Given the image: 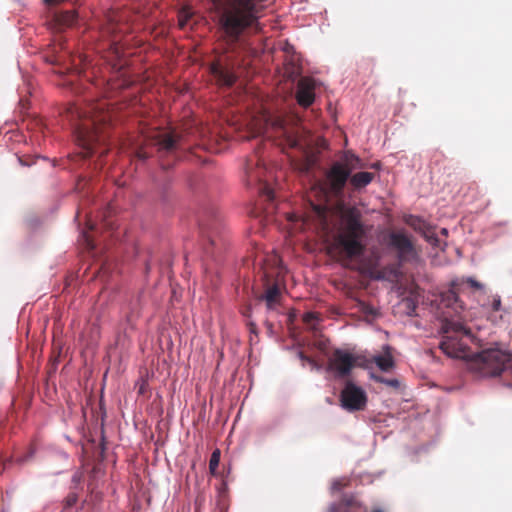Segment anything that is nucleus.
I'll return each mask as SVG.
<instances>
[{"label":"nucleus","instance_id":"f257e3e1","mask_svg":"<svg viewBox=\"0 0 512 512\" xmlns=\"http://www.w3.org/2000/svg\"><path fill=\"white\" fill-rule=\"evenodd\" d=\"M66 115L70 121L75 122V133L83 158L95 154L102 157L108 152L104 144L108 138L107 129L112 121V113L106 101H97L86 108L70 104L66 108Z\"/></svg>","mask_w":512,"mask_h":512},{"label":"nucleus","instance_id":"f03ea898","mask_svg":"<svg viewBox=\"0 0 512 512\" xmlns=\"http://www.w3.org/2000/svg\"><path fill=\"white\" fill-rule=\"evenodd\" d=\"M463 283L464 280L452 281L450 288L442 292L439 298V309H448L441 312L440 331L443 339L439 347L447 356L461 359L470 356L467 345L462 342L463 336H470V330L460 320H455L453 315H459L463 310L459 299Z\"/></svg>","mask_w":512,"mask_h":512},{"label":"nucleus","instance_id":"7ed1b4c3","mask_svg":"<svg viewBox=\"0 0 512 512\" xmlns=\"http://www.w3.org/2000/svg\"><path fill=\"white\" fill-rule=\"evenodd\" d=\"M257 134L267 137H275L280 140L283 148L296 149L302 154L301 160H295L291 156V164L302 173H308L314 165L313 155L309 152L308 144L299 134V129L287 124L284 117L279 115H264V123L258 129Z\"/></svg>","mask_w":512,"mask_h":512},{"label":"nucleus","instance_id":"20e7f679","mask_svg":"<svg viewBox=\"0 0 512 512\" xmlns=\"http://www.w3.org/2000/svg\"><path fill=\"white\" fill-rule=\"evenodd\" d=\"M364 236L365 229L360 212L354 207L343 209L334 237L335 248L348 259L359 257L365 251V245L362 243Z\"/></svg>","mask_w":512,"mask_h":512},{"label":"nucleus","instance_id":"39448f33","mask_svg":"<svg viewBox=\"0 0 512 512\" xmlns=\"http://www.w3.org/2000/svg\"><path fill=\"white\" fill-rule=\"evenodd\" d=\"M359 157L349 152L344 153L340 160L335 161L325 174V189L335 197L343 194L351 173L362 168Z\"/></svg>","mask_w":512,"mask_h":512},{"label":"nucleus","instance_id":"423d86ee","mask_svg":"<svg viewBox=\"0 0 512 512\" xmlns=\"http://www.w3.org/2000/svg\"><path fill=\"white\" fill-rule=\"evenodd\" d=\"M470 365L481 376H498L504 370L512 369V355L500 349H487L475 354Z\"/></svg>","mask_w":512,"mask_h":512},{"label":"nucleus","instance_id":"0eeeda50","mask_svg":"<svg viewBox=\"0 0 512 512\" xmlns=\"http://www.w3.org/2000/svg\"><path fill=\"white\" fill-rule=\"evenodd\" d=\"M361 356L355 355L346 349L336 348L328 358V370L337 378L348 377L355 366H361Z\"/></svg>","mask_w":512,"mask_h":512},{"label":"nucleus","instance_id":"6e6552de","mask_svg":"<svg viewBox=\"0 0 512 512\" xmlns=\"http://www.w3.org/2000/svg\"><path fill=\"white\" fill-rule=\"evenodd\" d=\"M388 246L395 250L399 264L411 262L417 257L415 246L403 232H391L388 235Z\"/></svg>","mask_w":512,"mask_h":512},{"label":"nucleus","instance_id":"1a4fd4ad","mask_svg":"<svg viewBox=\"0 0 512 512\" xmlns=\"http://www.w3.org/2000/svg\"><path fill=\"white\" fill-rule=\"evenodd\" d=\"M341 406L349 411H362L367 405V394L359 386L348 381L340 393Z\"/></svg>","mask_w":512,"mask_h":512},{"label":"nucleus","instance_id":"9d476101","mask_svg":"<svg viewBox=\"0 0 512 512\" xmlns=\"http://www.w3.org/2000/svg\"><path fill=\"white\" fill-rule=\"evenodd\" d=\"M180 137L173 132L156 130L148 136V144L157 147L159 153H173L179 145Z\"/></svg>","mask_w":512,"mask_h":512},{"label":"nucleus","instance_id":"9b49d317","mask_svg":"<svg viewBox=\"0 0 512 512\" xmlns=\"http://www.w3.org/2000/svg\"><path fill=\"white\" fill-rule=\"evenodd\" d=\"M123 18V13L117 10L108 11L102 24V35L112 37L113 43H117L120 40L118 34L124 33L128 29L127 25L122 22Z\"/></svg>","mask_w":512,"mask_h":512},{"label":"nucleus","instance_id":"f8f14e48","mask_svg":"<svg viewBox=\"0 0 512 512\" xmlns=\"http://www.w3.org/2000/svg\"><path fill=\"white\" fill-rule=\"evenodd\" d=\"M315 81L311 77H301L297 84L296 99L300 106L309 107L315 100Z\"/></svg>","mask_w":512,"mask_h":512},{"label":"nucleus","instance_id":"ddd939ff","mask_svg":"<svg viewBox=\"0 0 512 512\" xmlns=\"http://www.w3.org/2000/svg\"><path fill=\"white\" fill-rule=\"evenodd\" d=\"M257 300L265 302L268 312L277 311L278 307L281 305L282 300L281 287L277 283H274L272 285L267 284L264 293L258 295Z\"/></svg>","mask_w":512,"mask_h":512},{"label":"nucleus","instance_id":"4468645a","mask_svg":"<svg viewBox=\"0 0 512 512\" xmlns=\"http://www.w3.org/2000/svg\"><path fill=\"white\" fill-rule=\"evenodd\" d=\"M211 73L220 85L231 87L236 82L235 74L218 63L211 66Z\"/></svg>","mask_w":512,"mask_h":512},{"label":"nucleus","instance_id":"2eb2a0df","mask_svg":"<svg viewBox=\"0 0 512 512\" xmlns=\"http://www.w3.org/2000/svg\"><path fill=\"white\" fill-rule=\"evenodd\" d=\"M375 177L372 172L362 171L350 175L349 184L354 190H360L369 185Z\"/></svg>","mask_w":512,"mask_h":512},{"label":"nucleus","instance_id":"dca6fc26","mask_svg":"<svg viewBox=\"0 0 512 512\" xmlns=\"http://www.w3.org/2000/svg\"><path fill=\"white\" fill-rule=\"evenodd\" d=\"M384 354L373 356V362L377 365V367L384 371L388 372L394 367V359L391 354V348L388 345L383 347Z\"/></svg>","mask_w":512,"mask_h":512},{"label":"nucleus","instance_id":"f3484780","mask_svg":"<svg viewBox=\"0 0 512 512\" xmlns=\"http://www.w3.org/2000/svg\"><path fill=\"white\" fill-rule=\"evenodd\" d=\"M357 507H360V503L354 497H345L339 504L332 505L329 512H349Z\"/></svg>","mask_w":512,"mask_h":512},{"label":"nucleus","instance_id":"a211bd4d","mask_svg":"<svg viewBox=\"0 0 512 512\" xmlns=\"http://www.w3.org/2000/svg\"><path fill=\"white\" fill-rule=\"evenodd\" d=\"M76 18L75 11H64L56 15V21L62 26H71Z\"/></svg>","mask_w":512,"mask_h":512},{"label":"nucleus","instance_id":"6ab92c4d","mask_svg":"<svg viewBox=\"0 0 512 512\" xmlns=\"http://www.w3.org/2000/svg\"><path fill=\"white\" fill-rule=\"evenodd\" d=\"M319 320L320 317L315 312H307L303 315V322L307 324L312 330H316V325Z\"/></svg>","mask_w":512,"mask_h":512},{"label":"nucleus","instance_id":"aec40b11","mask_svg":"<svg viewBox=\"0 0 512 512\" xmlns=\"http://www.w3.org/2000/svg\"><path fill=\"white\" fill-rule=\"evenodd\" d=\"M350 483V480L347 477L334 479L331 483L332 492H339L345 487H347Z\"/></svg>","mask_w":512,"mask_h":512},{"label":"nucleus","instance_id":"412c9836","mask_svg":"<svg viewBox=\"0 0 512 512\" xmlns=\"http://www.w3.org/2000/svg\"><path fill=\"white\" fill-rule=\"evenodd\" d=\"M220 462V451L216 449L212 452L210 461H209V470L212 475L216 474V470L218 468Z\"/></svg>","mask_w":512,"mask_h":512},{"label":"nucleus","instance_id":"4be33fe9","mask_svg":"<svg viewBox=\"0 0 512 512\" xmlns=\"http://www.w3.org/2000/svg\"><path fill=\"white\" fill-rule=\"evenodd\" d=\"M77 502L78 494L76 492H70L64 499L63 511L67 512V510L75 506Z\"/></svg>","mask_w":512,"mask_h":512},{"label":"nucleus","instance_id":"5701e85b","mask_svg":"<svg viewBox=\"0 0 512 512\" xmlns=\"http://www.w3.org/2000/svg\"><path fill=\"white\" fill-rule=\"evenodd\" d=\"M259 191L262 197H265L268 201H273L274 191L267 183H261Z\"/></svg>","mask_w":512,"mask_h":512},{"label":"nucleus","instance_id":"b1692460","mask_svg":"<svg viewBox=\"0 0 512 512\" xmlns=\"http://www.w3.org/2000/svg\"><path fill=\"white\" fill-rule=\"evenodd\" d=\"M246 174L249 178V181H259L260 180V172L259 171H254L251 167H250V164L247 163V166H246Z\"/></svg>","mask_w":512,"mask_h":512},{"label":"nucleus","instance_id":"393cba45","mask_svg":"<svg viewBox=\"0 0 512 512\" xmlns=\"http://www.w3.org/2000/svg\"><path fill=\"white\" fill-rule=\"evenodd\" d=\"M239 312L244 318L247 319V321H249L252 317V305L250 303L244 304L241 306Z\"/></svg>","mask_w":512,"mask_h":512},{"label":"nucleus","instance_id":"a878e982","mask_svg":"<svg viewBox=\"0 0 512 512\" xmlns=\"http://www.w3.org/2000/svg\"><path fill=\"white\" fill-rule=\"evenodd\" d=\"M191 14L186 10V9H183L181 10L180 14H179V25L181 27H184L188 21V19L190 18Z\"/></svg>","mask_w":512,"mask_h":512},{"label":"nucleus","instance_id":"bb28decb","mask_svg":"<svg viewBox=\"0 0 512 512\" xmlns=\"http://www.w3.org/2000/svg\"><path fill=\"white\" fill-rule=\"evenodd\" d=\"M376 381L381 382V383H385V384H387V385H389L391 387H398L399 386V382L396 379H389L388 380V379H385L383 377H377Z\"/></svg>","mask_w":512,"mask_h":512},{"label":"nucleus","instance_id":"cd10ccee","mask_svg":"<svg viewBox=\"0 0 512 512\" xmlns=\"http://www.w3.org/2000/svg\"><path fill=\"white\" fill-rule=\"evenodd\" d=\"M246 325L249 329L250 334H253L255 337H257L258 336V328H257L256 323L254 321L249 320V321H247Z\"/></svg>","mask_w":512,"mask_h":512},{"label":"nucleus","instance_id":"c85d7f7f","mask_svg":"<svg viewBox=\"0 0 512 512\" xmlns=\"http://www.w3.org/2000/svg\"><path fill=\"white\" fill-rule=\"evenodd\" d=\"M202 232H208L212 229V225L205 219H201L199 222Z\"/></svg>","mask_w":512,"mask_h":512},{"label":"nucleus","instance_id":"c756f323","mask_svg":"<svg viewBox=\"0 0 512 512\" xmlns=\"http://www.w3.org/2000/svg\"><path fill=\"white\" fill-rule=\"evenodd\" d=\"M136 156L139 160H146L147 158H149V154L143 149V148H140L137 152H136Z\"/></svg>","mask_w":512,"mask_h":512},{"label":"nucleus","instance_id":"7c9ffc66","mask_svg":"<svg viewBox=\"0 0 512 512\" xmlns=\"http://www.w3.org/2000/svg\"><path fill=\"white\" fill-rule=\"evenodd\" d=\"M466 282L474 289H481L482 288V284L479 283L477 280L473 279V278H468L466 280Z\"/></svg>","mask_w":512,"mask_h":512},{"label":"nucleus","instance_id":"2f4dec72","mask_svg":"<svg viewBox=\"0 0 512 512\" xmlns=\"http://www.w3.org/2000/svg\"><path fill=\"white\" fill-rule=\"evenodd\" d=\"M500 306H501L500 299L499 298L494 299L493 304H492L493 310L498 311L500 309Z\"/></svg>","mask_w":512,"mask_h":512},{"label":"nucleus","instance_id":"473e14b6","mask_svg":"<svg viewBox=\"0 0 512 512\" xmlns=\"http://www.w3.org/2000/svg\"><path fill=\"white\" fill-rule=\"evenodd\" d=\"M147 386H148L147 382H146V381H143V382L141 383L140 387H139V391H138V393H139V394H144V393H145V391H146Z\"/></svg>","mask_w":512,"mask_h":512},{"label":"nucleus","instance_id":"72a5a7b5","mask_svg":"<svg viewBox=\"0 0 512 512\" xmlns=\"http://www.w3.org/2000/svg\"><path fill=\"white\" fill-rule=\"evenodd\" d=\"M300 357H301L302 360H305V361H307V362H309V363H311L313 365L315 364V361L313 359H311L308 356H305L303 353H300Z\"/></svg>","mask_w":512,"mask_h":512},{"label":"nucleus","instance_id":"f704fd0d","mask_svg":"<svg viewBox=\"0 0 512 512\" xmlns=\"http://www.w3.org/2000/svg\"><path fill=\"white\" fill-rule=\"evenodd\" d=\"M315 208H316L318 214L324 215L325 209L322 206H316Z\"/></svg>","mask_w":512,"mask_h":512},{"label":"nucleus","instance_id":"c9c22d12","mask_svg":"<svg viewBox=\"0 0 512 512\" xmlns=\"http://www.w3.org/2000/svg\"><path fill=\"white\" fill-rule=\"evenodd\" d=\"M265 323H266V325H267L269 328H271V327H272V324H271V323H269L268 321H266Z\"/></svg>","mask_w":512,"mask_h":512},{"label":"nucleus","instance_id":"e433bc0d","mask_svg":"<svg viewBox=\"0 0 512 512\" xmlns=\"http://www.w3.org/2000/svg\"><path fill=\"white\" fill-rule=\"evenodd\" d=\"M373 512H382L380 509H376Z\"/></svg>","mask_w":512,"mask_h":512}]
</instances>
